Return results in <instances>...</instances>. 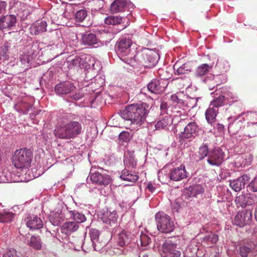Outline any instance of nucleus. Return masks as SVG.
Returning <instances> with one entry per match:
<instances>
[{"instance_id": "obj_1", "label": "nucleus", "mask_w": 257, "mask_h": 257, "mask_svg": "<svg viewBox=\"0 0 257 257\" xmlns=\"http://www.w3.org/2000/svg\"><path fill=\"white\" fill-rule=\"evenodd\" d=\"M149 107L146 103L131 104L120 112V116L123 119L131 121L132 124L140 126L146 121Z\"/></svg>"}, {"instance_id": "obj_2", "label": "nucleus", "mask_w": 257, "mask_h": 257, "mask_svg": "<svg viewBox=\"0 0 257 257\" xmlns=\"http://www.w3.org/2000/svg\"><path fill=\"white\" fill-rule=\"evenodd\" d=\"M82 131L81 124L77 121H70L55 131V136L63 139L74 138Z\"/></svg>"}, {"instance_id": "obj_3", "label": "nucleus", "mask_w": 257, "mask_h": 257, "mask_svg": "<svg viewBox=\"0 0 257 257\" xmlns=\"http://www.w3.org/2000/svg\"><path fill=\"white\" fill-rule=\"evenodd\" d=\"M132 44V40L130 39L126 38L120 39L115 45V50L121 60L133 66L136 61V56H133V55H131L130 57H125L130 54Z\"/></svg>"}, {"instance_id": "obj_4", "label": "nucleus", "mask_w": 257, "mask_h": 257, "mask_svg": "<svg viewBox=\"0 0 257 257\" xmlns=\"http://www.w3.org/2000/svg\"><path fill=\"white\" fill-rule=\"evenodd\" d=\"M32 158L31 150L22 148L15 151L13 157V164L18 169H27L31 165Z\"/></svg>"}, {"instance_id": "obj_5", "label": "nucleus", "mask_w": 257, "mask_h": 257, "mask_svg": "<svg viewBox=\"0 0 257 257\" xmlns=\"http://www.w3.org/2000/svg\"><path fill=\"white\" fill-rule=\"evenodd\" d=\"M158 229L163 233H170L175 228L174 222L170 217L164 212H159L155 215Z\"/></svg>"}, {"instance_id": "obj_6", "label": "nucleus", "mask_w": 257, "mask_h": 257, "mask_svg": "<svg viewBox=\"0 0 257 257\" xmlns=\"http://www.w3.org/2000/svg\"><path fill=\"white\" fill-rule=\"evenodd\" d=\"M252 212L250 210H245L237 212L233 220V224L240 227L249 224L251 221Z\"/></svg>"}, {"instance_id": "obj_7", "label": "nucleus", "mask_w": 257, "mask_h": 257, "mask_svg": "<svg viewBox=\"0 0 257 257\" xmlns=\"http://www.w3.org/2000/svg\"><path fill=\"white\" fill-rule=\"evenodd\" d=\"M145 65L148 67H153L158 63V54L152 50L145 49L142 54Z\"/></svg>"}, {"instance_id": "obj_8", "label": "nucleus", "mask_w": 257, "mask_h": 257, "mask_svg": "<svg viewBox=\"0 0 257 257\" xmlns=\"http://www.w3.org/2000/svg\"><path fill=\"white\" fill-rule=\"evenodd\" d=\"M224 156V153L220 148H215L209 152L207 162L212 166H219L223 162Z\"/></svg>"}, {"instance_id": "obj_9", "label": "nucleus", "mask_w": 257, "mask_h": 257, "mask_svg": "<svg viewBox=\"0 0 257 257\" xmlns=\"http://www.w3.org/2000/svg\"><path fill=\"white\" fill-rule=\"evenodd\" d=\"M90 180L94 183L100 186H107L111 181L110 176L99 172H92L89 174Z\"/></svg>"}, {"instance_id": "obj_10", "label": "nucleus", "mask_w": 257, "mask_h": 257, "mask_svg": "<svg viewBox=\"0 0 257 257\" xmlns=\"http://www.w3.org/2000/svg\"><path fill=\"white\" fill-rule=\"evenodd\" d=\"M180 249L175 237L166 239L164 242L162 249L164 253L170 254L174 252L180 251Z\"/></svg>"}, {"instance_id": "obj_11", "label": "nucleus", "mask_w": 257, "mask_h": 257, "mask_svg": "<svg viewBox=\"0 0 257 257\" xmlns=\"http://www.w3.org/2000/svg\"><path fill=\"white\" fill-rule=\"evenodd\" d=\"M198 125L194 122H190L185 127L184 132L182 133V139H194L197 136Z\"/></svg>"}, {"instance_id": "obj_12", "label": "nucleus", "mask_w": 257, "mask_h": 257, "mask_svg": "<svg viewBox=\"0 0 257 257\" xmlns=\"http://www.w3.org/2000/svg\"><path fill=\"white\" fill-rule=\"evenodd\" d=\"M250 178L247 175H243L236 180L230 181V187L235 192L240 191L244 188L245 185L248 182Z\"/></svg>"}, {"instance_id": "obj_13", "label": "nucleus", "mask_w": 257, "mask_h": 257, "mask_svg": "<svg viewBox=\"0 0 257 257\" xmlns=\"http://www.w3.org/2000/svg\"><path fill=\"white\" fill-rule=\"evenodd\" d=\"M127 5V0H114L110 5V12L111 14L123 12Z\"/></svg>"}, {"instance_id": "obj_14", "label": "nucleus", "mask_w": 257, "mask_h": 257, "mask_svg": "<svg viewBox=\"0 0 257 257\" xmlns=\"http://www.w3.org/2000/svg\"><path fill=\"white\" fill-rule=\"evenodd\" d=\"M170 179L174 181H178L187 177V173L184 166H180L173 169L170 174Z\"/></svg>"}, {"instance_id": "obj_15", "label": "nucleus", "mask_w": 257, "mask_h": 257, "mask_svg": "<svg viewBox=\"0 0 257 257\" xmlns=\"http://www.w3.org/2000/svg\"><path fill=\"white\" fill-rule=\"evenodd\" d=\"M75 86L70 82L65 81L58 84L55 86V92L59 95L66 94L72 91Z\"/></svg>"}, {"instance_id": "obj_16", "label": "nucleus", "mask_w": 257, "mask_h": 257, "mask_svg": "<svg viewBox=\"0 0 257 257\" xmlns=\"http://www.w3.org/2000/svg\"><path fill=\"white\" fill-rule=\"evenodd\" d=\"M16 17L13 15H7L0 19V30L11 28L16 25Z\"/></svg>"}, {"instance_id": "obj_17", "label": "nucleus", "mask_w": 257, "mask_h": 257, "mask_svg": "<svg viewBox=\"0 0 257 257\" xmlns=\"http://www.w3.org/2000/svg\"><path fill=\"white\" fill-rule=\"evenodd\" d=\"M79 228L78 223L74 221H67L64 222L60 227L61 231L67 235L76 231Z\"/></svg>"}, {"instance_id": "obj_18", "label": "nucleus", "mask_w": 257, "mask_h": 257, "mask_svg": "<svg viewBox=\"0 0 257 257\" xmlns=\"http://www.w3.org/2000/svg\"><path fill=\"white\" fill-rule=\"evenodd\" d=\"M132 239L131 233L128 231H122L118 235L117 244L120 247L128 245Z\"/></svg>"}, {"instance_id": "obj_19", "label": "nucleus", "mask_w": 257, "mask_h": 257, "mask_svg": "<svg viewBox=\"0 0 257 257\" xmlns=\"http://www.w3.org/2000/svg\"><path fill=\"white\" fill-rule=\"evenodd\" d=\"M81 41L82 43L85 46H93L98 43V39L95 35L89 33L83 34L81 37Z\"/></svg>"}, {"instance_id": "obj_20", "label": "nucleus", "mask_w": 257, "mask_h": 257, "mask_svg": "<svg viewBox=\"0 0 257 257\" xmlns=\"http://www.w3.org/2000/svg\"><path fill=\"white\" fill-rule=\"evenodd\" d=\"M90 237L94 249L96 251L100 250L103 247V244L98 241L99 233L97 230L92 229L90 231Z\"/></svg>"}, {"instance_id": "obj_21", "label": "nucleus", "mask_w": 257, "mask_h": 257, "mask_svg": "<svg viewBox=\"0 0 257 257\" xmlns=\"http://www.w3.org/2000/svg\"><path fill=\"white\" fill-rule=\"evenodd\" d=\"M28 220L27 222V225L30 229H39L41 228L43 226L42 220L37 216H33L28 218Z\"/></svg>"}, {"instance_id": "obj_22", "label": "nucleus", "mask_w": 257, "mask_h": 257, "mask_svg": "<svg viewBox=\"0 0 257 257\" xmlns=\"http://www.w3.org/2000/svg\"><path fill=\"white\" fill-rule=\"evenodd\" d=\"M27 244L35 250H41L42 248V242L39 235H32L27 240Z\"/></svg>"}, {"instance_id": "obj_23", "label": "nucleus", "mask_w": 257, "mask_h": 257, "mask_svg": "<svg viewBox=\"0 0 257 257\" xmlns=\"http://www.w3.org/2000/svg\"><path fill=\"white\" fill-rule=\"evenodd\" d=\"M148 89L152 93L156 94L161 93L165 90L164 87L161 86L159 81L157 79H153L148 84Z\"/></svg>"}, {"instance_id": "obj_24", "label": "nucleus", "mask_w": 257, "mask_h": 257, "mask_svg": "<svg viewBox=\"0 0 257 257\" xmlns=\"http://www.w3.org/2000/svg\"><path fill=\"white\" fill-rule=\"evenodd\" d=\"M118 216L116 211L107 212L103 214L102 220L103 222L106 224H115L117 220Z\"/></svg>"}, {"instance_id": "obj_25", "label": "nucleus", "mask_w": 257, "mask_h": 257, "mask_svg": "<svg viewBox=\"0 0 257 257\" xmlns=\"http://www.w3.org/2000/svg\"><path fill=\"white\" fill-rule=\"evenodd\" d=\"M47 23L45 21H41L39 23H37L30 28V32L32 34L38 35L41 33L46 31Z\"/></svg>"}, {"instance_id": "obj_26", "label": "nucleus", "mask_w": 257, "mask_h": 257, "mask_svg": "<svg viewBox=\"0 0 257 257\" xmlns=\"http://www.w3.org/2000/svg\"><path fill=\"white\" fill-rule=\"evenodd\" d=\"M173 67L176 73L179 75L188 73L191 70V66L189 63H185L180 66L179 63L176 62Z\"/></svg>"}, {"instance_id": "obj_27", "label": "nucleus", "mask_w": 257, "mask_h": 257, "mask_svg": "<svg viewBox=\"0 0 257 257\" xmlns=\"http://www.w3.org/2000/svg\"><path fill=\"white\" fill-rule=\"evenodd\" d=\"M218 113V109L209 105V108L205 112L206 119L208 123L212 124L215 119Z\"/></svg>"}, {"instance_id": "obj_28", "label": "nucleus", "mask_w": 257, "mask_h": 257, "mask_svg": "<svg viewBox=\"0 0 257 257\" xmlns=\"http://www.w3.org/2000/svg\"><path fill=\"white\" fill-rule=\"evenodd\" d=\"M254 245L253 244H247L241 246L239 247V251L242 257H246L249 254L253 253Z\"/></svg>"}, {"instance_id": "obj_29", "label": "nucleus", "mask_w": 257, "mask_h": 257, "mask_svg": "<svg viewBox=\"0 0 257 257\" xmlns=\"http://www.w3.org/2000/svg\"><path fill=\"white\" fill-rule=\"evenodd\" d=\"M124 18L120 16H110L106 17L104 22L107 25H118L124 22Z\"/></svg>"}, {"instance_id": "obj_30", "label": "nucleus", "mask_w": 257, "mask_h": 257, "mask_svg": "<svg viewBox=\"0 0 257 257\" xmlns=\"http://www.w3.org/2000/svg\"><path fill=\"white\" fill-rule=\"evenodd\" d=\"M120 177L123 180L133 183L136 182L138 179V176L135 173H131L126 170H124L122 171Z\"/></svg>"}, {"instance_id": "obj_31", "label": "nucleus", "mask_w": 257, "mask_h": 257, "mask_svg": "<svg viewBox=\"0 0 257 257\" xmlns=\"http://www.w3.org/2000/svg\"><path fill=\"white\" fill-rule=\"evenodd\" d=\"M71 64L76 67H79L81 68H85L87 67V63L85 62L83 56H76L71 60Z\"/></svg>"}, {"instance_id": "obj_32", "label": "nucleus", "mask_w": 257, "mask_h": 257, "mask_svg": "<svg viewBox=\"0 0 257 257\" xmlns=\"http://www.w3.org/2000/svg\"><path fill=\"white\" fill-rule=\"evenodd\" d=\"M211 67L207 64H203L197 67L195 71L197 76H202L206 74L209 71Z\"/></svg>"}, {"instance_id": "obj_33", "label": "nucleus", "mask_w": 257, "mask_h": 257, "mask_svg": "<svg viewBox=\"0 0 257 257\" xmlns=\"http://www.w3.org/2000/svg\"><path fill=\"white\" fill-rule=\"evenodd\" d=\"M188 190L191 192V195L195 196L202 194L204 192V188L202 185L197 184L189 187Z\"/></svg>"}, {"instance_id": "obj_34", "label": "nucleus", "mask_w": 257, "mask_h": 257, "mask_svg": "<svg viewBox=\"0 0 257 257\" xmlns=\"http://www.w3.org/2000/svg\"><path fill=\"white\" fill-rule=\"evenodd\" d=\"M14 217V214L10 212L3 211L0 212V222H10L12 221Z\"/></svg>"}, {"instance_id": "obj_35", "label": "nucleus", "mask_w": 257, "mask_h": 257, "mask_svg": "<svg viewBox=\"0 0 257 257\" xmlns=\"http://www.w3.org/2000/svg\"><path fill=\"white\" fill-rule=\"evenodd\" d=\"M49 220L54 226H58L62 222V219L59 213L55 212L49 216Z\"/></svg>"}, {"instance_id": "obj_36", "label": "nucleus", "mask_w": 257, "mask_h": 257, "mask_svg": "<svg viewBox=\"0 0 257 257\" xmlns=\"http://www.w3.org/2000/svg\"><path fill=\"white\" fill-rule=\"evenodd\" d=\"M225 102V97L223 95H220L212 100L210 105L218 109L220 106H223Z\"/></svg>"}, {"instance_id": "obj_37", "label": "nucleus", "mask_w": 257, "mask_h": 257, "mask_svg": "<svg viewBox=\"0 0 257 257\" xmlns=\"http://www.w3.org/2000/svg\"><path fill=\"white\" fill-rule=\"evenodd\" d=\"M215 67L221 73L225 72L229 69L228 62L222 60H218Z\"/></svg>"}, {"instance_id": "obj_38", "label": "nucleus", "mask_w": 257, "mask_h": 257, "mask_svg": "<svg viewBox=\"0 0 257 257\" xmlns=\"http://www.w3.org/2000/svg\"><path fill=\"white\" fill-rule=\"evenodd\" d=\"M34 59V54L33 52L30 53H25L20 57L21 62L23 64H29Z\"/></svg>"}, {"instance_id": "obj_39", "label": "nucleus", "mask_w": 257, "mask_h": 257, "mask_svg": "<svg viewBox=\"0 0 257 257\" xmlns=\"http://www.w3.org/2000/svg\"><path fill=\"white\" fill-rule=\"evenodd\" d=\"M208 147L206 144L202 145L199 148L198 154L199 160L203 159L207 155H209Z\"/></svg>"}, {"instance_id": "obj_40", "label": "nucleus", "mask_w": 257, "mask_h": 257, "mask_svg": "<svg viewBox=\"0 0 257 257\" xmlns=\"http://www.w3.org/2000/svg\"><path fill=\"white\" fill-rule=\"evenodd\" d=\"M247 194H241L236 198L235 202L236 204L240 206L242 208L246 206Z\"/></svg>"}, {"instance_id": "obj_41", "label": "nucleus", "mask_w": 257, "mask_h": 257, "mask_svg": "<svg viewBox=\"0 0 257 257\" xmlns=\"http://www.w3.org/2000/svg\"><path fill=\"white\" fill-rule=\"evenodd\" d=\"M71 213L73 215V219L77 221V222H83L86 220L85 215L80 213L76 211H71Z\"/></svg>"}, {"instance_id": "obj_42", "label": "nucleus", "mask_w": 257, "mask_h": 257, "mask_svg": "<svg viewBox=\"0 0 257 257\" xmlns=\"http://www.w3.org/2000/svg\"><path fill=\"white\" fill-rule=\"evenodd\" d=\"M17 106L24 113H26L29 110V108L31 107V105L24 101H21L17 104Z\"/></svg>"}, {"instance_id": "obj_43", "label": "nucleus", "mask_w": 257, "mask_h": 257, "mask_svg": "<svg viewBox=\"0 0 257 257\" xmlns=\"http://www.w3.org/2000/svg\"><path fill=\"white\" fill-rule=\"evenodd\" d=\"M87 16V12L84 10L78 11L75 14V19L77 22H82Z\"/></svg>"}, {"instance_id": "obj_44", "label": "nucleus", "mask_w": 257, "mask_h": 257, "mask_svg": "<svg viewBox=\"0 0 257 257\" xmlns=\"http://www.w3.org/2000/svg\"><path fill=\"white\" fill-rule=\"evenodd\" d=\"M218 240V236L215 234L210 233L204 238V241L208 242V245L215 243Z\"/></svg>"}, {"instance_id": "obj_45", "label": "nucleus", "mask_w": 257, "mask_h": 257, "mask_svg": "<svg viewBox=\"0 0 257 257\" xmlns=\"http://www.w3.org/2000/svg\"><path fill=\"white\" fill-rule=\"evenodd\" d=\"M132 136L130 133L127 132H122L119 135V139L120 141L127 143L130 141Z\"/></svg>"}, {"instance_id": "obj_46", "label": "nucleus", "mask_w": 257, "mask_h": 257, "mask_svg": "<svg viewBox=\"0 0 257 257\" xmlns=\"http://www.w3.org/2000/svg\"><path fill=\"white\" fill-rule=\"evenodd\" d=\"M168 124L169 121L168 118H164L162 120L158 121V122L155 125V127L156 130L163 129L167 126Z\"/></svg>"}, {"instance_id": "obj_47", "label": "nucleus", "mask_w": 257, "mask_h": 257, "mask_svg": "<svg viewBox=\"0 0 257 257\" xmlns=\"http://www.w3.org/2000/svg\"><path fill=\"white\" fill-rule=\"evenodd\" d=\"M140 241L141 245L146 247L149 244L151 239L148 235L143 234L140 235Z\"/></svg>"}, {"instance_id": "obj_48", "label": "nucleus", "mask_w": 257, "mask_h": 257, "mask_svg": "<svg viewBox=\"0 0 257 257\" xmlns=\"http://www.w3.org/2000/svg\"><path fill=\"white\" fill-rule=\"evenodd\" d=\"M257 201V196L252 194H247L246 206L252 205Z\"/></svg>"}, {"instance_id": "obj_49", "label": "nucleus", "mask_w": 257, "mask_h": 257, "mask_svg": "<svg viewBox=\"0 0 257 257\" xmlns=\"http://www.w3.org/2000/svg\"><path fill=\"white\" fill-rule=\"evenodd\" d=\"M249 189L253 192H257V176L248 185Z\"/></svg>"}, {"instance_id": "obj_50", "label": "nucleus", "mask_w": 257, "mask_h": 257, "mask_svg": "<svg viewBox=\"0 0 257 257\" xmlns=\"http://www.w3.org/2000/svg\"><path fill=\"white\" fill-rule=\"evenodd\" d=\"M15 250H8L4 254L3 257H17Z\"/></svg>"}, {"instance_id": "obj_51", "label": "nucleus", "mask_w": 257, "mask_h": 257, "mask_svg": "<svg viewBox=\"0 0 257 257\" xmlns=\"http://www.w3.org/2000/svg\"><path fill=\"white\" fill-rule=\"evenodd\" d=\"M180 208L181 205L178 202H175L172 205V210L174 212H178Z\"/></svg>"}, {"instance_id": "obj_52", "label": "nucleus", "mask_w": 257, "mask_h": 257, "mask_svg": "<svg viewBox=\"0 0 257 257\" xmlns=\"http://www.w3.org/2000/svg\"><path fill=\"white\" fill-rule=\"evenodd\" d=\"M10 48V45L8 42L5 43L3 46L2 47V51L4 54H6L7 52Z\"/></svg>"}, {"instance_id": "obj_53", "label": "nucleus", "mask_w": 257, "mask_h": 257, "mask_svg": "<svg viewBox=\"0 0 257 257\" xmlns=\"http://www.w3.org/2000/svg\"><path fill=\"white\" fill-rule=\"evenodd\" d=\"M7 3L4 1H0V14L5 10Z\"/></svg>"}, {"instance_id": "obj_54", "label": "nucleus", "mask_w": 257, "mask_h": 257, "mask_svg": "<svg viewBox=\"0 0 257 257\" xmlns=\"http://www.w3.org/2000/svg\"><path fill=\"white\" fill-rule=\"evenodd\" d=\"M146 188L149 191L152 193L154 192L156 189L151 183H149Z\"/></svg>"}, {"instance_id": "obj_55", "label": "nucleus", "mask_w": 257, "mask_h": 257, "mask_svg": "<svg viewBox=\"0 0 257 257\" xmlns=\"http://www.w3.org/2000/svg\"><path fill=\"white\" fill-rule=\"evenodd\" d=\"M181 252L180 251H176L174 252V253H172L171 254H169V257H180Z\"/></svg>"}, {"instance_id": "obj_56", "label": "nucleus", "mask_w": 257, "mask_h": 257, "mask_svg": "<svg viewBox=\"0 0 257 257\" xmlns=\"http://www.w3.org/2000/svg\"><path fill=\"white\" fill-rule=\"evenodd\" d=\"M171 99L173 100V101H176V99H177V96L176 95H172L171 96Z\"/></svg>"}, {"instance_id": "obj_57", "label": "nucleus", "mask_w": 257, "mask_h": 257, "mask_svg": "<svg viewBox=\"0 0 257 257\" xmlns=\"http://www.w3.org/2000/svg\"><path fill=\"white\" fill-rule=\"evenodd\" d=\"M254 217H255V219L257 221V206H256V207L255 208V211H254Z\"/></svg>"}, {"instance_id": "obj_58", "label": "nucleus", "mask_w": 257, "mask_h": 257, "mask_svg": "<svg viewBox=\"0 0 257 257\" xmlns=\"http://www.w3.org/2000/svg\"><path fill=\"white\" fill-rule=\"evenodd\" d=\"M60 33V31H55L53 33V35H55L56 36H59Z\"/></svg>"}, {"instance_id": "obj_59", "label": "nucleus", "mask_w": 257, "mask_h": 257, "mask_svg": "<svg viewBox=\"0 0 257 257\" xmlns=\"http://www.w3.org/2000/svg\"><path fill=\"white\" fill-rule=\"evenodd\" d=\"M140 257H148V255L147 254L144 253H141L140 256Z\"/></svg>"}, {"instance_id": "obj_60", "label": "nucleus", "mask_w": 257, "mask_h": 257, "mask_svg": "<svg viewBox=\"0 0 257 257\" xmlns=\"http://www.w3.org/2000/svg\"><path fill=\"white\" fill-rule=\"evenodd\" d=\"M215 257H218V256H216Z\"/></svg>"}]
</instances>
